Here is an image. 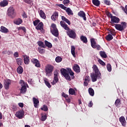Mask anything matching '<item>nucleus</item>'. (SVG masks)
<instances>
[{
	"mask_svg": "<svg viewBox=\"0 0 127 127\" xmlns=\"http://www.w3.org/2000/svg\"><path fill=\"white\" fill-rule=\"evenodd\" d=\"M15 24H17V25H19V24H21L22 23V19L20 18H18L14 21Z\"/></svg>",
	"mask_w": 127,
	"mask_h": 127,
	"instance_id": "34",
	"label": "nucleus"
},
{
	"mask_svg": "<svg viewBox=\"0 0 127 127\" xmlns=\"http://www.w3.org/2000/svg\"><path fill=\"white\" fill-rule=\"evenodd\" d=\"M62 96L64 97V98H65V99H67V98H68V95L65 94L64 92H63Z\"/></svg>",
	"mask_w": 127,
	"mask_h": 127,
	"instance_id": "58",
	"label": "nucleus"
},
{
	"mask_svg": "<svg viewBox=\"0 0 127 127\" xmlns=\"http://www.w3.org/2000/svg\"><path fill=\"white\" fill-rule=\"evenodd\" d=\"M16 62H17V64L19 65V66H20V65L22 64L23 60L20 58H18V59H16Z\"/></svg>",
	"mask_w": 127,
	"mask_h": 127,
	"instance_id": "40",
	"label": "nucleus"
},
{
	"mask_svg": "<svg viewBox=\"0 0 127 127\" xmlns=\"http://www.w3.org/2000/svg\"><path fill=\"white\" fill-rule=\"evenodd\" d=\"M45 44L46 46L48 47V48H52V44H51V43L46 40L45 41Z\"/></svg>",
	"mask_w": 127,
	"mask_h": 127,
	"instance_id": "35",
	"label": "nucleus"
},
{
	"mask_svg": "<svg viewBox=\"0 0 127 127\" xmlns=\"http://www.w3.org/2000/svg\"><path fill=\"white\" fill-rule=\"evenodd\" d=\"M59 14L58 13V12L55 11L53 15L51 16V19L53 21H56V19L58 18Z\"/></svg>",
	"mask_w": 127,
	"mask_h": 127,
	"instance_id": "15",
	"label": "nucleus"
},
{
	"mask_svg": "<svg viewBox=\"0 0 127 127\" xmlns=\"http://www.w3.org/2000/svg\"><path fill=\"white\" fill-rule=\"evenodd\" d=\"M115 27L119 31H124L127 27V22H122L121 24H115Z\"/></svg>",
	"mask_w": 127,
	"mask_h": 127,
	"instance_id": "4",
	"label": "nucleus"
},
{
	"mask_svg": "<svg viewBox=\"0 0 127 127\" xmlns=\"http://www.w3.org/2000/svg\"><path fill=\"white\" fill-rule=\"evenodd\" d=\"M98 62H99V63L101 65H102V66H105L106 65V63H105V62H104L101 60H100V59L98 60Z\"/></svg>",
	"mask_w": 127,
	"mask_h": 127,
	"instance_id": "50",
	"label": "nucleus"
},
{
	"mask_svg": "<svg viewBox=\"0 0 127 127\" xmlns=\"http://www.w3.org/2000/svg\"><path fill=\"white\" fill-rule=\"evenodd\" d=\"M62 27H63L65 30H67L66 33L70 38H76V33L73 30L70 29L68 25L66 24L64 21H61L60 22Z\"/></svg>",
	"mask_w": 127,
	"mask_h": 127,
	"instance_id": "2",
	"label": "nucleus"
},
{
	"mask_svg": "<svg viewBox=\"0 0 127 127\" xmlns=\"http://www.w3.org/2000/svg\"><path fill=\"white\" fill-rule=\"evenodd\" d=\"M84 86H88V82L87 81H86L84 80Z\"/></svg>",
	"mask_w": 127,
	"mask_h": 127,
	"instance_id": "64",
	"label": "nucleus"
},
{
	"mask_svg": "<svg viewBox=\"0 0 127 127\" xmlns=\"http://www.w3.org/2000/svg\"><path fill=\"white\" fill-rule=\"evenodd\" d=\"M88 92L89 93V95H90V96H94V95H95V92L94 91V89H93V88H89L88 89Z\"/></svg>",
	"mask_w": 127,
	"mask_h": 127,
	"instance_id": "36",
	"label": "nucleus"
},
{
	"mask_svg": "<svg viewBox=\"0 0 127 127\" xmlns=\"http://www.w3.org/2000/svg\"><path fill=\"white\" fill-rule=\"evenodd\" d=\"M40 22V20L37 19L33 21V24L34 26H37V25H38V23H39Z\"/></svg>",
	"mask_w": 127,
	"mask_h": 127,
	"instance_id": "48",
	"label": "nucleus"
},
{
	"mask_svg": "<svg viewBox=\"0 0 127 127\" xmlns=\"http://www.w3.org/2000/svg\"><path fill=\"white\" fill-rule=\"evenodd\" d=\"M8 4V2L6 0H4L0 2V5L1 7H4V6H6Z\"/></svg>",
	"mask_w": 127,
	"mask_h": 127,
	"instance_id": "21",
	"label": "nucleus"
},
{
	"mask_svg": "<svg viewBox=\"0 0 127 127\" xmlns=\"http://www.w3.org/2000/svg\"><path fill=\"white\" fill-rule=\"evenodd\" d=\"M121 20L119 18V17L113 16L111 17L110 23L111 24H114V23H119Z\"/></svg>",
	"mask_w": 127,
	"mask_h": 127,
	"instance_id": "9",
	"label": "nucleus"
},
{
	"mask_svg": "<svg viewBox=\"0 0 127 127\" xmlns=\"http://www.w3.org/2000/svg\"><path fill=\"white\" fill-rule=\"evenodd\" d=\"M38 45H39V46L40 47H43V48H45V47H46L45 45H44V43H43L42 41L38 42Z\"/></svg>",
	"mask_w": 127,
	"mask_h": 127,
	"instance_id": "38",
	"label": "nucleus"
},
{
	"mask_svg": "<svg viewBox=\"0 0 127 127\" xmlns=\"http://www.w3.org/2000/svg\"><path fill=\"white\" fill-rule=\"evenodd\" d=\"M61 72L62 75L68 81H71V79H74V78H75V76H74V72L72 71L71 68H68L67 70L65 68H62L61 69Z\"/></svg>",
	"mask_w": 127,
	"mask_h": 127,
	"instance_id": "1",
	"label": "nucleus"
},
{
	"mask_svg": "<svg viewBox=\"0 0 127 127\" xmlns=\"http://www.w3.org/2000/svg\"><path fill=\"white\" fill-rule=\"evenodd\" d=\"M80 39L81 41L83 42V43H85V44H86V43H88V39L87 38V37L81 35L80 37Z\"/></svg>",
	"mask_w": 127,
	"mask_h": 127,
	"instance_id": "16",
	"label": "nucleus"
},
{
	"mask_svg": "<svg viewBox=\"0 0 127 127\" xmlns=\"http://www.w3.org/2000/svg\"><path fill=\"white\" fill-rule=\"evenodd\" d=\"M92 68L94 73H91L90 77L92 82H96L97 81V79H101V74L99 68H98V66L96 64L93 65Z\"/></svg>",
	"mask_w": 127,
	"mask_h": 127,
	"instance_id": "3",
	"label": "nucleus"
},
{
	"mask_svg": "<svg viewBox=\"0 0 127 127\" xmlns=\"http://www.w3.org/2000/svg\"><path fill=\"white\" fill-rule=\"evenodd\" d=\"M78 16H80V17H82V18H83L84 20H87V18L86 17V13H85V12H84L83 11H80L78 13Z\"/></svg>",
	"mask_w": 127,
	"mask_h": 127,
	"instance_id": "14",
	"label": "nucleus"
},
{
	"mask_svg": "<svg viewBox=\"0 0 127 127\" xmlns=\"http://www.w3.org/2000/svg\"><path fill=\"white\" fill-rule=\"evenodd\" d=\"M38 50L39 53H40L41 54H44V53H45V50H44V49L41 48V47H39L38 48Z\"/></svg>",
	"mask_w": 127,
	"mask_h": 127,
	"instance_id": "41",
	"label": "nucleus"
},
{
	"mask_svg": "<svg viewBox=\"0 0 127 127\" xmlns=\"http://www.w3.org/2000/svg\"><path fill=\"white\" fill-rule=\"evenodd\" d=\"M54 66L53 65L48 64L45 67V71L46 76H51Z\"/></svg>",
	"mask_w": 127,
	"mask_h": 127,
	"instance_id": "7",
	"label": "nucleus"
},
{
	"mask_svg": "<svg viewBox=\"0 0 127 127\" xmlns=\"http://www.w3.org/2000/svg\"><path fill=\"white\" fill-rule=\"evenodd\" d=\"M18 106H20V108H23L24 105L22 103H19Z\"/></svg>",
	"mask_w": 127,
	"mask_h": 127,
	"instance_id": "62",
	"label": "nucleus"
},
{
	"mask_svg": "<svg viewBox=\"0 0 127 127\" xmlns=\"http://www.w3.org/2000/svg\"><path fill=\"white\" fill-rule=\"evenodd\" d=\"M26 86L25 85H23L20 89L21 94H25L26 93Z\"/></svg>",
	"mask_w": 127,
	"mask_h": 127,
	"instance_id": "23",
	"label": "nucleus"
},
{
	"mask_svg": "<svg viewBox=\"0 0 127 127\" xmlns=\"http://www.w3.org/2000/svg\"><path fill=\"white\" fill-rule=\"evenodd\" d=\"M18 30H23L24 33H26V28H25L24 27H19L18 28Z\"/></svg>",
	"mask_w": 127,
	"mask_h": 127,
	"instance_id": "46",
	"label": "nucleus"
},
{
	"mask_svg": "<svg viewBox=\"0 0 127 127\" xmlns=\"http://www.w3.org/2000/svg\"><path fill=\"white\" fill-rule=\"evenodd\" d=\"M0 31L3 33H7L9 32L7 28L3 26H1Z\"/></svg>",
	"mask_w": 127,
	"mask_h": 127,
	"instance_id": "19",
	"label": "nucleus"
},
{
	"mask_svg": "<svg viewBox=\"0 0 127 127\" xmlns=\"http://www.w3.org/2000/svg\"><path fill=\"white\" fill-rule=\"evenodd\" d=\"M62 20H63V21H65V22H66V23H67L68 25H70V24H71V22H70V20L65 17V16H62Z\"/></svg>",
	"mask_w": 127,
	"mask_h": 127,
	"instance_id": "27",
	"label": "nucleus"
},
{
	"mask_svg": "<svg viewBox=\"0 0 127 127\" xmlns=\"http://www.w3.org/2000/svg\"><path fill=\"white\" fill-rule=\"evenodd\" d=\"M23 116H24V111L23 110H20L19 111L16 112L15 117L18 119H23Z\"/></svg>",
	"mask_w": 127,
	"mask_h": 127,
	"instance_id": "8",
	"label": "nucleus"
},
{
	"mask_svg": "<svg viewBox=\"0 0 127 127\" xmlns=\"http://www.w3.org/2000/svg\"><path fill=\"white\" fill-rule=\"evenodd\" d=\"M54 77H58V75L59 74V73H58V71L55 70L54 72Z\"/></svg>",
	"mask_w": 127,
	"mask_h": 127,
	"instance_id": "52",
	"label": "nucleus"
},
{
	"mask_svg": "<svg viewBox=\"0 0 127 127\" xmlns=\"http://www.w3.org/2000/svg\"><path fill=\"white\" fill-rule=\"evenodd\" d=\"M41 110L44 111V112H47L48 111V107L46 105H43V107L41 108Z\"/></svg>",
	"mask_w": 127,
	"mask_h": 127,
	"instance_id": "47",
	"label": "nucleus"
},
{
	"mask_svg": "<svg viewBox=\"0 0 127 127\" xmlns=\"http://www.w3.org/2000/svg\"><path fill=\"white\" fill-rule=\"evenodd\" d=\"M105 38L107 41H111V40H113V39H114V37H113L112 34H109L106 36Z\"/></svg>",
	"mask_w": 127,
	"mask_h": 127,
	"instance_id": "24",
	"label": "nucleus"
},
{
	"mask_svg": "<svg viewBox=\"0 0 127 127\" xmlns=\"http://www.w3.org/2000/svg\"><path fill=\"white\" fill-rule=\"evenodd\" d=\"M17 72L18 74H22L23 72V68L21 66H19L17 68Z\"/></svg>",
	"mask_w": 127,
	"mask_h": 127,
	"instance_id": "29",
	"label": "nucleus"
},
{
	"mask_svg": "<svg viewBox=\"0 0 127 127\" xmlns=\"http://www.w3.org/2000/svg\"><path fill=\"white\" fill-rule=\"evenodd\" d=\"M31 62L33 64H35V66L37 67L38 68L40 67L41 64L40 63H39V61L36 59H32L31 60Z\"/></svg>",
	"mask_w": 127,
	"mask_h": 127,
	"instance_id": "11",
	"label": "nucleus"
},
{
	"mask_svg": "<svg viewBox=\"0 0 127 127\" xmlns=\"http://www.w3.org/2000/svg\"><path fill=\"white\" fill-rule=\"evenodd\" d=\"M106 15L108 17H110L111 19H112V16H114L112 13H110V12H106Z\"/></svg>",
	"mask_w": 127,
	"mask_h": 127,
	"instance_id": "55",
	"label": "nucleus"
},
{
	"mask_svg": "<svg viewBox=\"0 0 127 127\" xmlns=\"http://www.w3.org/2000/svg\"><path fill=\"white\" fill-rule=\"evenodd\" d=\"M99 54L102 58H107V57H108V56H107V54L105 52L100 51Z\"/></svg>",
	"mask_w": 127,
	"mask_h": 127,
	"instance_id": "32",
	"label": "nucleus"
},
{
	"mask_svg": "<svg viewBox=\"0 0 127 127\" xmlns=\"http://www.w3.org/2000/svg\"><path fill=\"white\" fill-rule=\"evenodd\" d=\"M51 32L56 37L59 36V32H58V29L56 27V24L53 23L51 26Z\"/></svg>",
	"mask_w": 127,
	"mask_h": 127,
	"instance_id": "6",
	"label": "nucleus"
},
{
	"mask_svg": "<svg viewBox=\"0 0 127 127\" xmlns=\"http://www.w3.org/2000/svg\"><path fill=\"white\" fill-rule=\"evenodd\" d=\"M119 121L120 123H121L123 127H126V126H127V121H126V118H125V117L121 116L119 118Z\"/></svg>",
	"mask_w": 127,
	"mask_h": 127,
	"instance_id": "13",
	"label": "nucleus"
},
{
	"mask_svg": "<svg viewBox=\"0 0 127 127\" xmlns=\"http://www.w3.org/2000/svg\"><path fill=\"white\" fill-rule=\"evenodd\" d=\"M22 17L24 18H27V15L26 14V13H25V12H23V14H22Z\"/></svg>",
	"mask_w": 127,
	"mask_h": 127,
	"instance_id": "60",
	"label": "nucleus"
},
{
	"mask_svg": "<svg viewBox=\"0 0 127 127\" xmlns=\"http://www.w3.org/2000/svg\"><path fill=\"white\" fill-rule=\"evenodd\" d=\"M125 13L127 15V5L125 6V9L124 8Z\"/></svg>",
	"mask_w": 127,
	"mask_h": 127,
	"instance_id": "63",
	"label": "nucleus"
},
{
	"mask_svg": "<svg viewBox=\"0 0 127 127\" xmlns=\"http://www.w3.org/2000/svg\"><path fill=\"white\" fill-rule=\"evenodd\" d=\"M7 15L10 17V18H14L16 15L15 13V10L13 7H9L7 11Z\"/></svg>",
	"mask_w": 127,
	"mask_h": 127,
	"instance_id": "5",
	"label": "nucleus"
},
{
	"mask_svg": "<svg viewBox=\"0 0 127 127\" xmlns=\"http://www.w3.org/2000/svg\"><path fill=\"white\" fill-rule=\"evenodd\" d=\"M14 56L16 58H17L19 56V55H18V52H16L14 53Z\"/></svg>",
	"mask_w": 127,
	"mask_h": 127,
	"instance_id": "59",
	"label": "nucleus"
},
{
	"mask_svg": "<svg viewBox=\"0 0 127 127\" xmlns=\"http://www.w3.org/2000/svg\"><path fill=\"white\" fill-rule=\"evenodd\" d=\"M107 69L109 72H112V65L110 64H107Z\"/></svg>",
	"mask_w": 127,
	"mask_h": 127,
	"instance_id": "45",
	"label": "nucleus"
},
{
	"mask_svg": "<svg viewBox=\"0 0 127 127\" xmlns=\"http://www.w3.org/2000/svg\"><path fill=\"white\" fill-rule=\"evenodd\" d=\"M104 2L105 4H107V5H111V2L109 0H104Z\"/></svg>",
	"mask_w": 127,
	"mask_h": 127,
	"instance_id": "51",
	"label": "nucleus"
},
{
	"mask_svg": "<svg viewBox=\"0 0 127 127\" xmlns=\"http://www.w3.org/2000/svg\"><path fill=\"white\" fill-rule=\"evenodd\" d=\"M68 92L70 95H74L75 93V90L73 88H69Z\"/></svg>",
	"mask_w": 127,
	"mask_h": 127,
	"instance_id": "44",
	"label": "nucleus"
},
{
	"mask_svg": "<svg viewBox=\"0 0 127 127\" xmlns=\"http://www.w3.org/2000/svg\"><path fill=\"white\" fill-rule=\"evenodd\" d=\"M23 58L25 64H26V65H28V64H29V57L25 55L23 56Z\"/></svg>",
	"mask_w": 127,
	"mask_h": 127,
	"instance_id": "20",
	"label": "nucleus"
},
{
	"mask_svg": "<svg viewBox=\"0 0 127 127\" xmlns=\"http://www.w3.org/2000/svg\"><path fill=\"white\" fill-rule=\"evenodd\" d=\"M73 69L74 71H75V72H76V73H79L80 71V66H79V65L77 64L74 65L73 66Z\"/></svg>",
	"mask_w": 127,
	"mask_h": 127,
	"instance_id": "18",
	"label": "nucleus"
},
{
	"mask_svg": "<svg viewBox=\"0 0 127 127\" xmlns=\"http://www.w3.org/2000/svg\"><path fill=\"white\" fill-rule=\"evenodd\" d=\"M39 14L41 17H42V18H43V19H46V15L45 14V13H44V11H43V10H40Z\"/></svg>",
	"mask_w": 127,
	"mask_h": 127,
	"instance_id": "22",
	"label": "nucleus"
},
{
	"mask_svg": "<svg viewBox=\"0 0 127 127\" xmlns=\"http://www.w3.org/2000/svg\"><path fill=\"white\" fill-rule=\"evenodd\" d=\"M44 81L45 82L46 85L48 87L51 88V84H50V83L49 82V81H48V79H47V78H45L44 79Z\"/></svg>",
	"mask_w": 127,
	"mask_h": 127,
	"instance_id": "30",
	"label": "nucleus"
},
{
	"mask_svg": "<svg viewBox=\"0 0 127 127\" xmlns=\"http://www.w3.org/2000/svg\"><path fill=\"white\" fill-rule=\"evenodd\" d=\"M93 48H96L97 50H101V46L99 45H96L95 47Z\"/></svg>",
	"mask_w": 127,
	"mask_h": 127,
	"instance_id": "56",
	"label": "nucleus"
},
{
	"mask_svg": "<svg viewBox=\"0 0 127 127\" xmlns=\"http://www.w3.org/2000/svg\"><path fill=\"white\" fill-rule=\"evenodd\" d=\"M56 62L57 63H60V62H62V58H61V57H57L56 58Z\"/></svg>",
	"mask_w": 127,
	"mask_h": 127,
	"instance_id": "43",
	"label": "nucleus"
},
{
	"mask_svg": "<svg viewBox=\"0 0 127 127\" xmlns=\"http://www.w3.org/2000/svg\"><path fill=\"white\" fill-rule=\"evenodd\" d=\"M66 12H67L68 15H73V12H72V10L68 7L66 9Z\"/></svg>",
	"mask_w": 127,
	"mask_h": 127,
	"instance_id": "39",
	"label": "nucleus"
},
{
	"mask_svg": "<svg viewBox=\"0 0 127 127\" xmlns=\"http://www.w3.org/2000/svg\"><path fill=\"white\" fill-rule=\"evenodd\" d=\"M90 42H91V45L92 48L96 47L95 46L97 45H96V41H95V39L94 38H91L90 39Z\"/></svg>",
	"mask_w": 127,
	"mask_h": 127,
	"instance_id": "28",
	"label": "nucleus"
},
{
	"mask_svg": "<svg viewBox=\"0 0 127 127\" xmlns=\"http://www.w3.org/2000/svg\"><path fill=\"white\" fill-rule=\"evenodd\" d=\"M46 119H47V116L46 115H43L41 118V120H42V122H45V121H46Z\"/></svg>",
	"mask_w": 127,
	"mask_h": 127,
	"instance_id": "49",
	"label": "nucleus"
},
{
	"mask_svg": "<svg viewBox=\"0 0 127 127\" xmlns=\"http://www.w3.org/2000/svg\"><path fill=\"white\" fill-rule=\"evenodd\" d=\"M64 4L66 5L68 4V3H70V0H64L63 1Z\"/></svg>",
	"mask_w": 127,
	"mask_h": 127,
	"instance_id": "54",
	"label": "nucleus"
},
{
	"mask_svg": "<svg viewBox=\"0 0 127 127\" xmlns=\"http://www.w3.org/2000/svg\"><path fill=\"white\" fill-rule=\"evenodd\" d=\"M58 81H59L58 77H54V80L52 82V85H55L56 83L58 82Z\"/></svg>",
	"mask_w": 127,
	"mask_h": 127,
	"instance_id": "42",
	"label": "nucleus"
},
{
	"mask_svg": "<svg viewBox=\"0 0 127 127\" xmlns=\"http://www.w3.org/2000/svg\"><path fill=\"white\" fill-rule=\"evenodd\" d=\"M2 54H5V55H10L13 54L12 51H11V50L3 51H2Z\"/></svg>",
	"mask_w": 127,
	"mask_h": 127,
	"instance_id": "31",
	"label": "nucleus"
},
{
	"mask_svg": "<svg viewBox=\"0 0 127 127\" xmlns=\"http://www.w3.org/2000/svg\"><path fill=\"white\" fill-rule=\"evenodd\" d=\"M24 2L32 5L33 4V0H23Z\"/></svg>",
	"mask_w": 127,
	"mask_h": 127,
	"instance_id": "37",
	"label": "nucleus"
},
{
	"mask_svg": "<svg viewBox=\"0 0 127 127\" xmlns=\"http://www.w3.org/2000/svg\"><path fill=\"white\" fill-rule=\"evenodd\" d=\"M115 104L116 107H117V108H119V107L121 106V104H122V102H121V99L118 98L116 100Z\"/></svg>",
	"mask_w": 127,
	"mask_h": 127,
	"instance_id": "26",
	"label": "nucleus"
},
{
	"mask_svg": "<svg viewBox=\"0 0 127 127\" xmlns=\"http://www.w3.org/2000/svg\"><path fill=\"white\" fill-rule=\"evenodd\" d=\"M11 81L9 79H6L4 81V87L5 90H8L9 89V85L11 84Z\"/></svg>",
	"mask_w": 127,
	"mask_h": 127,
	"instance_id": "10",
	"label": "nucleus"
},
{
	"mask_svg": "<svg viewBox=\"0 0 127 127\" xmlns=\"http://www.w3.org/2000/svg\"><path fill=\"white\" fill-rule=\"evenodd\" d=\"M33 102L35 108H38V104H39V100L35 97L33 98Z\"/></svg>",
	"mask_w": 127,
	"mask_h": 127,
	"instance_id": "17",
	"label": "nucleus"
},
{
	"mask_svg": "<svg viewBox=\"0 0 127 127\" xmlns=\"http://www.w3.org/2000/svg\"><path fill=\"white\" fill-rule=\"evenodd\" d=\"M66 101L67 103H70L71 102V100H70V98H69V96H68V97L65 98Z\"/></svg>",
	"mask_w": 127,
	"mask_h": 127,
	"instance_id": "61",
	"label": "nucleus"
},
{
	"mask_svg": "<svg viewBox=\"0 0 127 127\" xmlns=\"http://www.w3.org/2000/svg\"><path fill=\"white\" fill-rule=\"evenodd\" d=\"M92 3L96 6H99L100 5V1L99 0H92Z\"/></svg>",
	"mask_w": 127,
	"mask_h": 127,
	"instance_id": "33",
	"label": "nucleus"
},
{
	"mask_svg": "<svg viewBox=\"0 0 127 127\" xmlns=\"http://www.w3.org/2000/svg\"><path fill=\"white\" fill-rule=\"evenodd\" d=\"M43 23L42 22H40L39 24L36 27V29H37V30H40L41 32L43 33L44 32V31H43Z\"/></svg>",
	"mask_w": 127,
	"mask_h": 127,
	"instance_id": "12",
	"label": "nucleus"
},
{
	"mask_svg": "<svg viewBox=\"0 0 127 127\" xmlns=\"http://www.w3.org/2000/svg\"><path fill=\"white\" fill-rule=\"evenodd\" d=\"M84 81L88 82V83H89L90 82V76H86L85 78H84Z\"/></svg>",
	"mask_w": 127,
	"mask_h": 127,
	"instance_id": "53",
	"label": "nucleus"
},
{
	"mask_svg": "<svg viewBox=\"0 0 127 127\" xmlns=\"http://www.w3.org/2000/svg\"><path fill=\"white\" fill-rule=\"evenodd\" d=\"M75 49H76V48H75V46H71V53L72 55L74 58L76 57V55L75 54Z\"/></svg>",
	"mask_w": 127,
	"mask_h": 127,
	"instance_id": "25",
	"label": "nucleus"
},
{
	"mask_svg": "<svg viewBox=\"0 0 127 127\" xmlns=\"http://www.w3.org/2000/svg\"><path fill=\"white\" fill-rule=\"evenodd\" d=\"M115 31H116L115 30H112L111 31H110V33H111V35L115 36V35H116V34Z\"/></svg>",
	"mask_w": 127,
	"mask_h": 127,
	"instance_id": "57",
	"label": "nucleus"
}]
</instances>
